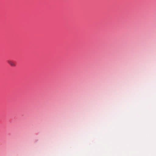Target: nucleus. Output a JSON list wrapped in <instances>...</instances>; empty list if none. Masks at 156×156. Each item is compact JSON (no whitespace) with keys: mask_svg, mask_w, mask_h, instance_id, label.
<instances>
[{"mask_svg":"<svg viewBox=\"0 0 156 156\" xmlns=\"http://www.w3.org/2000/svg\"><path fill=\"white\" fill-rule=\"evenodd\" d=\"M8 62L11 66L13 67H15L16 66V65L14 62L12 60H8Z\"/></svg>","mask_w":156,"mask_h":156,"instance_id":"nucleus-1","label":"nucleus"}]
</instances>
